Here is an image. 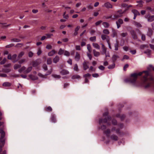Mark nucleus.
<instances>
[{
  "instance_id": "f257e3e1",
  "label": "nucleus",
  "mask_w": 154,
  "mask_h": 154,
  "mask_svg": "<svg viewBox=\"0 0 154 154\" xmlns=\"http://www.w3.org/2000/svg\"><path fill=\"white\" fill-rule=\"evenodd\" d=\"M143 73H145V75L143 76L142 79L144 83H145L148 80V76L149 75V72L148 71H144L142 72H140L138 73H133L131 74V76L133 77V78H130L128 79V82L132 83H135L138 76L141 75Z\"/></svg>"
},
{
  "instance_id": "f03ea898",
  "label": "nucleus",
  "mask_w": 154,
  "mask_h": 154,
  "mask_svg": "<svg viewBox=\"0 0 154 154\" xmlns=\"http://www.w3.org/2000/svg\"><path fill=\"white\" fill-rule=\"evenodd\" d=\"M111 117L110 116H108L107 119L106 118L105 119L100 118L99 120V124L100 125L101 123H107L108 120H111Z\"/></svg>"
},
{
  "instance_id": "7ed1b4c3",
  "label": "nucleus",
  "mask_w": 154,
  "mask_h": 154,
  "mask_svg": "<svg viewBox=\"0 0 154 154\" xmlns=\"http://www.w3.org/2000/svg\"><path fill=\"white\" fill-rule=\"evenodd\" d=\"M0 133L1 135L0 138V140L1 142L4 144L5 143V140L4 138L5 136V133L3 130H1Z\"/></svg>"
},
{
  "instance_id": "20e7f679",
  "label": "nucleus",
  "mask_w": 154,
  "mask_h": 154,
  "mask_svg": "<svg viewBox=\"0 0 154 154\" xmlns=\"http://www.w3.org/2000/svg\"><path fill=\"white\" fill-rule=\"evenodd\" d=\"M130 33L132 38L134 40L137 39L138 38L137 35L135 31L134 30H131L130 31Z\"/></svg>"
},
{
  "instance_id": "39448f33",
  "label": "nucleus",
  "mask_w": 154,
  "mask_h": 154,
  "mask_svg": "<svg viewBox=\"0 0 154 154\" xmlns=\"http://www.w3.org/2000/svg\"><path fill=\"white\" fill-rule=\"evenodd\" d=\"M145 18L147 19L148 22H152L154 20V15L151 16L149 14L146 15Z\"/></svg>"
},
{
  "instance_id": "423d86ee",
  "label": "nucleus",
  "mask_w": 154,
  "mask_h": 154,
  "mask_svg": "<svg viewBox=\"0 0 154 154\" xmlns=\"http://www.w3.org/2000/svg\"><path fill=\"white\" fill-rule=\"evenodd\" d=\"M153 79H154L153 78V77H151L149 78V80L152 81V82L149 83L147 85H145L144 86V88H149V87H150V86H152V85H153L154 86V82L153 81Z\"/></svg>"
},
{
  "instance_id": "0eeeda50",
  "label": "nucleus",
  "mask_w": 154,
  "mask_h": 154,
  "mask_svg": "<svg viewBox=\"0 0 154 154\" xmlns=\"http://www.w3.org/2000/svg\"><path fill=\"white\" fill-rule=\"evenodd\" d=\"M52 72V71L49 70L47 71L45 75H43L42 74L40 73H38V75L40 77L42 78H46L45 77V76H47L51 74Z\"/></svg>"
},
{
  "instance_id": "6e6552de",
  "label": "nucleus",
  "mask_w": 154,
  "mask_h": 154,
  "mask_svg": "<svg viewBox=\"0 0 154 154\" xmlns=\"http://www.w3.org/2000/svg\"><path fill=\"white\" fill-rule=\"evenodd\" d=\"M123 20L121 19H119L116 22V23L117 25V28H119L121 27V24H123Z\"/></svg>"
},
{
  "instance_id": "1a4fd4ad",
  "label": "nucleus",
  "mask_w": 154,
  "mask_h": 154,
  "mask_svg": "<svg viewBox=\"0 0 154 154\" xmlns=\"http://www.w3.org/2000/svg\"><path fill=\"white\" fill-rule=\"evenodd\" d=\"M110 138L112 140L117 141L118 140V137L115 134H112L110 136Z\"/></svg>"
},
{
  "instance_id": "9d476101",
  "label": "nucleus",
  "mask_w": 154,
  "mask_h": 154,
  "mask_svg": "<svg viewBox=\"0 0 154 154\" xmlns=\"http://www.w3.org/2000/svg\"><path fill=\"white\" fill-rule=\"evenodd\" d=\"M50 119L51 121L52 122L55 123L57 122L56 116L54 114H51Z\"/></svg>"
},
{
  "instance_id": "9b49d317",
  "label": "nucleus",
  "mask_w": 154,
  "mask_h": 154,
  "mask_svg": "<svg viewBox=\"0 0 154 154\" xmlns=\"http://www.w3.org/2000/svg\"><path fill=\"white\" fill-rule=\"evenodd\" d=\"M101 45L102 46L101 48L102 50V54L103 55L104 54H106V48L105 46L102 43H101Z\"/></svg>"
},
{
  "instance_id": "f8f14e48",
  "label": "nucleus",
  "mask_w": 154,
  "mask_h": 154,
  "mask_svg": "<svg viewBox=\"0 0 154 154\" xmlns=\"http://www.w3.org/2000/svg\"><path fill=\"white\" fill-rule=\"evenodd\" d=\"M88 63L86 61H84L83 63V69L84 70H86L89 68V66L87 64Z\"/></svg>"
},
{
  "instance_id": "ddd939ff",
  "label": "nucleus",
  "mask_w": 154,
  "mask_h": 154,
  "mask_svg": "<svg viewBox=\"0 0 154 154\" xmlns=\"http://www.w3.org/2000/svg\"><path fill=\"white\" fill-rule=\"evenodd\" d=\"M60 73L61 75H64L69 74V72L67 70L63 69L60 72Z\"/></svg>"
},
{
  "instance_id": "4468645a",
  "label": "nucleus",
  "mask_w": 154,
  "mask_h": 154,
  "mask_svg": "<svg viewBox=\"0 0 154 154\" xmlns=\"http://www.w3.org/2000/svg\"><path fill=\"white\" fill-rule=\"evenodd\" d=\"M80 58V54L78 52H76L75 57V60L77 61H78L79 60Z\"/></svg>"
},
{
  "instance_id": "2eb2a0df",
  "label": "nucleus",
  "mask_w": 154,
  "mask_h": 154,
  "mask_svg": "<svg viewBox=\"0 0 154 154\" xmlns=\"http://www.w3.org/2000/svg\"><path fill=\"white\" fill-rule=\"evenodd\" d=\"M29 78L32 80L34 81L38 79V77L36 76L32 75H29Z\"/></svg>"
},
{
  "instance_id": "dca6fc26",
  "label": "nucleus",
  "mask_w": 154,
  "mask_h": 154,
  "mask_svg": "<svg viewBox=\"0 0 154 154\" xmlns=\"http://www.w3.org/2000/svg\"><path fill=\"white\" fill-rule=\"evenodd\" d=\"M104 6L108 8H112V5L109 2H107L105 3L104 4Z\"/></svg>"
},
{
  "instance_id": "f3484780",
  "label": "nucleus",
  "mask_w": 154,
  "mask_h": 154,
  "mask_svg": "<svg viewBox=\"0 0 154 154\" xmlns=\"http://www.w3.org/2000/svg\"><path fill=\"white\" fill-rule=\"evenodd\" d=\"M60 60V57L57 55L53 59V62L54 63H57Z\"/></svg>"
},
{
  "instance_id": "a211bd4d",
  "label": "nucleus",
  "mask_w": 154,
  "mask_h": 154,
  "mask_svg": "<svg viewBox=\"0 0 154 154\" xmlns=\"http://www.w3.org/2000/svg\"><path fill=\"white\" fill-rule=\"evenodd\" d=\"M81 78V77L79 75L77 74H75L72 75L71 77V79H80Z\"/></svg>"
},
{
  "instance_id": "6ab92c4d",
  "label": "nucleus",
  "mask_w": 154,
  "mask_h": 154,
  "mask_svg": "<svg viewBox=\"0 0 154 154\" xmlns=\"http://www.w3.org/2000/svg\"><path fill=\"white\" fill-rule=\"evenodd\" d=\"M153 31L150 28H148V31L147 34V35L149 37H151Z\"/></svg>"
},
{
  "instance_id": "aec40b11",
  "label": "nucleus",
  "mask_w": 154,
  "mask_h": 154,
  "mask_svg": "<svg viewBox=\"0 0 154 154\" xmlns=\"http://www.w3.org/2000/svg\"><path fill=\"white\" fill-rule=\"evenodd\" d=\"M119 57V56L117 55L114 54L113 55L112 57V62L115 63V62L116 60Z\"/></svg>"
},
{
  "instance_id": "412c9836",
  "label": "nucleus",
  "mask_w": 154,
  "mask_h": 154,
  "mask_svg": "<svg viewBox=\"0 0 154 154\" xmlns=\"http://www.w3.org/2000/svg\"><path fill=\"white\" fill-rule=\"evenodd\" d=\"M11 85V83L8 82H5L2 84L3 86L5 87H10Z\"/></svg>"
},
{
  "instance_id": "4be33fe9",
  "label": "nucleus",
  "mask_w": 154,
  "mask_h": 154,
  "mask_svg": "<svg viewBox=\"0 0 154 154\" xmlns=\"http://www.w3.org/2000/svg\"><path fill=\"white\" fill-rule=\"evenodd\" d=\"M103 133L105 134L107 137H109L110 133V131L109 129H107L106 131H103Z\"/></svg>"
},
{
  "instance_id": "5701e85b",
  "label": "nucleus",
  "mask_w": 154,
  "mask_h": 154,
  "mask_svg": "<svg viewBox=\"0 0 154 154\" xmlns=\"http://www.w3.org/2000/svg\"><path fill=\"white\" fill-rule=\"evenodd\" d=\"M147 69L149 72V71H150L151 70L154 71V66H153L152 65H149L147 67Z\"/></svg>"
},
{
  "instance_id": "b1692460",
  "label": "nucleus",
  "mask_w": 154,
  "mask_h": 154,
  "mask_svg": "<svg viewBox=\"0 0 154 154\" xmlns=\"http://www.w3.org/2000/svg\"><path fill=\"white\" fill-rule=\"evenodd\" d=\"M56 53V51L54 50H52L51 51L48 53V55L49 56H52Z\"/></svg>"
},
{
  "instance_id": "393cba45",
  "label": "nucleus",
  "mask_w": 154,
  "mask_h": 154,
  "mask_svg": "<svg viewBox=\"0 0 154 154\" xmlns=\"http://www.w3.org/2000/svg\"><path fill=\"white\" fill-rule=\"evenodd\" d=\"M112 37L114 38L115 36H117V33L116 30L112 28Z\"/></svg>"
},
{
  "instance_id": "a878e982",
  "label": "nucleus",
  "mask_w": 154,
  "mask_h": 154,
  "mask_svg": "<svg viewBox=\"0 0 154 154\" xmlns=\"http://www.w3.org/2000/svg\"><path fill=\"white\" fill-rule=\"evenodd\" d=\"M132 12L133 13L134 15L137 16L140 15V13L138 11L135 9L132 10Z\"/></svg>"
},
{
  "instance_id": "bb28decb",
  "label": "nucleus",
  "mask_w": 154,
  "mask_h": 154,
  "mask_svg": "<svg viewBox=\"0 0 154 154\" xmlns=\"http://www.w3.org/2000/svg\"><path fill=\"white\" fill-rule=\"evenodd\" d=\"M93 52L94 55L95 57H98L100 55V53L99 52L95 50L94 49Z\"/></svg>"
},
{
  "instance_id": "cd10ccee",
  "label": "nucleus",
  "mask_w": 154,
  "mask_h": 154,
  "mask_svg": "<svg viewBox=\"0 0 154 154\" xmlns=\"http://www.w3.org/2000/svg\"><path fill=\"white\" fill-rule=\"evenodd\" d=\"M93 46L95 48L99 50L100 48V47L97 43H93L92 44Z\"/></svg>"
},
{
  "instance_id": "c85d7f7f",
  "label": "nucleus",
  "mask_w": 154,
  "mask_h": 154,
  "mask_svg": "<svg viewBox=\"0 0 154 154\" xmlns=\"http://www.w3.org/2000/svg\"><path fill=\"white\" fill-rule=\"evenodd\" d=\"M116 116L117 117L120 118L122 121L123 120L125 117V116L124 115H122L121 116L119 114H117L116 115Z\"/></svg>"
},
{
  "instance_id": "c756f323",
  "label": "nucleus",
  "mask_w": 154,
  "mask_h": 154,
  "mask_svg": "<svg viewBox=\"0 0 154 154\" xmlns=\"http://www.w3.org/2000/svg\"><path fill=\"white\" fill-rule=\"evenodd\" d=\"M144 53L146 54L148 56H149L151 54V51L150 49H147L144 51Z\"/></svg>"
},
{
  "instance_id": "7c9ffc66",
  "label": "nucleus",
  "mask_w": 154,
  "mask_h": 154,
  "mask_svg": "<svg viewBox=\"0 0 154 154\" xmlns=\"http://www.w3.org/2000/svg\"><path fill=\"white\" fill-rule=\"evenodd\" d=\"M45 110L46 111L50 112L52 111V109L51 107L50 106H49L48 107L45 108Z\"/></svg>"
},
{
  "instance_id": "2f4dec72",
  "label": "nucleus",
  "mask_w": 154,
  "mask_h": 154,
  "mask_svg": "<svg viewBox=\"0 0 154 154\" xmlns=\"http://www.w3.org/2000/svg\"><path fill=\"white\" fill-rule=\"evenodd\" d=\"M109 37V36L107 35H102L101 36V38L103 40H106Z\"/></svg>"
},
{
  "instance_id": "473e14b6",
  "label": "nucleus",
  "mask_w": 154,
  "mask_h": 154,
  "mask_svg": "<svg viewBox=\"0 0 154 154\" xmlns=\"http://www.w3.org/2000/svg\"><path fill=\"white\" fill-rule=\"evenodd\" d=\"M114 47L115 51H118V50L119 44L117 40L116 41V43L114 44Z\"/></svg>"
},
{
  "instance_id": "72a5a7b5",
  "label": "nucleus",
  "mask_w": 154,
  "mask_h": 154,
  "mask_svg": "<svg viewBox=\"0 0 154 154\" xmlns=\"http://www.w3.org/2000/svg\"><path fill=\"white\" fill-rule=\"evenodd\" d=\"M11 71V69H2V72L5 73H8Z\"/></svg>"
},
{
  "instance_id": "f704fd0d",
  "label": "nucleus",
  "mask_w": 154,
  "mask_h": 154,
  "mask_svg": "<svg viewBox=\"0 0 154 154\" xmlns=\"http://www.w3.org/2000/svg\"><path fill=\"white\" fill-rule=\"evenodd\" d=\"M102 24L105 28H108L109 26V24L106 22H103V23Z\"/></svg>"
},
{
  "instance_id": "c9c22d12",
  "label": "nucleus",
  "mask_w": 154,
  "mask_h": 154,
  "mask_svg": "<svg viewBox=\"0 0 154 154\" xmlns=\"http://www.w3.org/2000/svg\"><path fill=\"white\" fill-rule=\"evenodd\" d=\"M32 66H30L28 67V68L24 71V72L26 73H29L32 70Z\"/></svg>"
},
{
  "instance_id": "e433bc0d",
  "label": "nucleus",
  "mask_w": 154,
  "mask_h": 154,
  "mask_svg": "<svg viewBox=\"0 0 154 154\" xmlns=\"http://www.w3.org/2000/svg\"><path fill=\"white\" fill-rule=\"evenodd\" d=\"M116 134L120 135H123L124 133L123 132H121L120 131V129L119 128L116 129Z\"/></svg>"
},
{
  "instance_id": "4c0bfd02",
  "label": "nucleus",
  "mask_w": 154,
  "mask_h": 154,
  "mask_svg": "<svg viewBox=\"0 0 154 154\" xmlns=\"http://www.w3.org/2000/svg\"><path fill=\"white\" fill-rule=\"evenodd\" d=\"M115 64L113 62L112 64V65H109L108 68L109 69H112L115 68Z\"/></svg>"
},
{
  "instance_id": "58836bf2",
  "label": "nucleus",
  "mask_w": 154,
  "mask_h": 154,
  "mask_svg": "<svg viewBox=\"0 0 154 154\" xmlns=\"http://www.w3.org/2000/svg\"><path fill=\"white\" fill-rule=\"evenodd\" d=\"M64 50L62 48H60L58 52V54L59 55H61L64 53Z\"/></svg>"
},
{
  "instance_id": "ea45409f",
  "label": "nucleus",
  "mask_w": 154,
  "mask_h": 154,
  "mask_svg": "<svg viewBox=\"0 0 154 154\" xmlns=\"http://www.w3.org/2000/svg\"><path fill=\"white\" fill-rule=\"evenodd\" d=\"M134 25L138 27H142L141 25L137 22L134 21Z\"/></svg>"
},
{
  "instance_id": "a19ab883",
  "label": "nucleus",
  "mask_w": 154,
  "mask_h": 154,
  "mask_svg": "<svg viewBox=\"0 0 154 154\" xmlns=\"http://www.w3.org/2000/svg\"><path fill=\"white\" fill-rule=\"evenodd\" d=\"M103 33L106 35H109V31L108 29H105L103 30Z\"/></svg>"
},
{
  "instance_id": "79ce46f5",
  "label": "nucleus",
  "mask_w": 154,
  "mask_h": 154,
  "mask_svg": "<svg viewBox=\"0 0 154 154\" xmlns=\"http://www.w3.org/2000/svg\"><path fill=\"white\" fill-rule=\"evenodd\" d=\"M47 64L48 65H50L52 63V59L51 58H48L47 59Z\"/></svg>"
},
{
  "instance_id": "37998d69",
  "label": "nucleus",
  "mask_w": 154,
  "mask_h": 154,
  "mask_svg": "<svg viewBox=\"0 0 154 154\" xmlns=\"http://www.w3.org/2000/svg\"><path fill=\"white\" fill-rule=\"evenodd\" d=\"M121 17V14H120V15H119L118 14H117L116 13V14H115L114 16L113 17L114 18L112 19L114 20V19L118 18L119 17Z\"/></svg>"
},
{
  "instance_id": "c03bdc74",
  "label": "nucleus",
  "mask_w": 154,
  "mask_h": 154,
  "mask_svg": "<svg viewBox=\"0 0 154 154\" xmlns=\"http://www.w3.org/2000/svg\"><path fill=\"white\" fill-rule=\"evenodd\" d=\"M24 54V52L23 51L21 52L18 54V58L20 59V57H22Z\"/></svg>"
},
{
  "instance_id": "a18cd8bd",
  "label": "nucleus",
  "mask_w": 154,
  "mask_h": 154,
  "mask_svg": "<svg viewBox=\"0 0 154 154\" xmlns=\"http://www.w3.org/2000/svg\"><path fill=\"white\" fill-rule=\"evenodd\" d=\"M126 10L122 12V10H118L117 11V13H119L118 14L119 15H120L121 14V17L122 15V14L124 13V12L126 11Z\"/></svg>"
},
{
  "instance_id": "49530a36",
  "label": "nucleus",
  "mask_w": 154,
  "mask_h": 154,
  "mask_svg": "<svg viewBox=\"0 0 154 154\" xmlns=\"http://www.w3.org/2000/svg\"><path fill=\"white\" fill-rule=\"evenodd\" d=\"M89 39L91 42H95L96 41V37L95 36H94L91 37Z\"/></svg>"
},
{
  "instance_id": "de8ad7c7",
  "label": "nucleus",
  "mask_w": 154,
  "mask_h": 154,
  "mask_svg": "<svg viewBox=\"0 0 154 154\" xmlns=\"http://www.w3.org/2000/svg\"><path fill=\"white\" fill-rule=\"evenodd\" d=\"M11 42H19L21 41V40L18 38H13L11 40Z\"/></svg>"
},
{
  "instance_id": "09e8293b",
  "label": "nucleus",
  "mask_w": 154,
  "mask_h": 154,
  "mask_svg": "<svg viewBox=\"0 0 154 154\" xmlns=\"http://www.w3.org/2000/svg\"><path fill=\"white\" fill-rule=\"evenodd\" d=\"M52 76L55 78H57L58 79L60 78L61 77V76L60 75H57L54 74H52Z\"/></svg>"
},
{
  "instance_id": "8fccbe9b",
  "label": "nucleus",
  "mask_w": 154,
  "mask_h": 154,
  "mask_svg": "<svg viewBox=\"0 0 154 154\" xmlns=\"http://www.w3.org/2000/svg\"><path fill=\"white\" fill-rule=\"evenodd\" d=\"M42 67L45 71H47L48 69V66L46 64H43Z\"/></svg>"
},
{
  "instance_id": "3c124183",
  "label": "nucleus",
  "mask_w": 154,
  "mask_h": 154,
  "mask_svg": "<svg viewBox=\"0 0 154 154\" xmlns=\"http://www.w3.org/2000/svg\"><path fill=\"white\" fill-rule=\"evenodd\" d=\"M87 48L88 51L90 53L91 51V45L90 44L87 45Z\"/></svg>"
},
{
  "instance_id": "603ef678",
  "label": "nucleus",
  "mask_w": 154,
  "mask_h": 154,
  "mask_svg": "<svg viewBox=\"0 0 154 154\" xmlns=\"http://www.w3.org/2000/svg\"><path fill=\"white\" fill-rule=\"evenodd\" d=\"M21 66V65H20L16 64L14 66V69H17L20 67Z\"/></svg>"
},
{
  "instance_id": "864d4df0",
  "label": "nucleus",
  "mask_w": 154,
  "mask_h": 154,
  "mask_svg": "<svg viewBox=\"0 0 154 154\" xmlns=\"http://www.w3.org/2000/svg\"><path fill=\"white\" fill-rule=\"evenodd\" d=\"M74 70L76 71H78L79 70L78 65L77 64H75L74 65V67L73 68Z\"/></svg>"
},
{
  "instance_id": "5fc2aeb1",
  "label": "nucleus",
  "mask_w": 154,
  "mask_h": 154,
  "mask_svg": "<svg viewBox=\"0 0 154 154\" xmlns=\"http://www.w3.org/2000/svg\"><path fill=\"white\" fill-rule=\"evenodd\" d=\"M26 69V67L24 66H23L18 70V71L19 72L21 73L23 71L25 70Z\"/></svg>"
},
{
  "instance_id": "6e6d98bb",
  "label": "nucleus",
  "mask_w": 154,
  "mask_h": 154,
  "mask_svg": "<svg viewBox=\"0 0 154 154\" xmlns=\"http://www.w3.org/2000/svg\"><path fill=\"white\" fill-rule=\"evenodd\" d=\"M32 65L33 67H36L38 65V63L37 61H33L32 62Z\"/></svg>"
},
{
  "instance_id": "4d7b16f0",
  "label": "nucleus",
  "mask_w": 154,
  "mask_h": 154,
  "mask_svg": "<svg viewBox=\"0 0 154 154\" xmlns=\"http://www.w3.org/2000/svg\"><path fill=\"white\" fill-rule=\"evenodd\" d=\"M66 14V12L65 11L63 13V17L64 18L66 19H68L69 17V16L68 14Z\"/></svg>"
},
{
  "instance_id": "13d9d810",
  "label": "nucleus",
  "mask_w": 154,
  "mask_h": 154,
  "mask_svg": "<svg viewBox=\"0 0 154 154\" xmlns=\"http://www.w3.org/2000/svg\"><path fill=\"white\" fill-rule=\"evenodd\" d=\"M129 59V57L127 55H125L123 56V58L122 59V61H123L125 59L128 60Z\"/></svg>"
},
{
  "instance_id": "bf43d9fd",
  "label": "nucleus",
  "mask_w": 154,
  "mask_h": 154,
  "mask_svg": "<svg viewBox=\"0 0 154 154\" xmlns=\"http://www.w3.org/2000/svg\"><path fill=\"white\" fill-rule=\"evenodd\" d=\"M6 58H4L2 61L0 62V64L1 65H3L6 62Z\"/></svg>"
},
{
  "instance_id": "052dcab7",
  "label": "nucleus",
  "mask_w": 154,
  "mask_h": 154,
  "mask_svg": "<svg viewBox=\"0 0 154 154\" xmlns=\"http://www.w3.org/2000/svg\"><path fill=\"white\" fill-rule=\"evenodd\" d=\"M128 35V33L126 32H123L121 34V36L123 37H125Z\"/></svg>"
},
{
  "instance_id": "680f3d73",
  "label": "nucleus",
  "mask_w": 154,
  "mask_h": 154,
  "mask_svg": "<svg viewBox=\"0 0 154 154\" xmlns=\"http://www.w3.org/2000/svg\"><path fill=\"white\" fill-rule=\"evenodd\" d=\"M64 55L67 56H69L70 55L69 52L67 51H65L64 52Z\"/></svg>"
},
{
  "instance_id": "e2e57ef3",
  "label": "nucleus",
  "mask_w": 154,
  "mask_h": 154,
  "mask_svg": "<svg viewBox=\"0 0 154 154\" xmlns=\"http://www.w3.org/2000/svg\"><path fill=\"white\" fill-rule=\"evenodd\" d=\"M112 123L113 125H116L117 124V121L114 119H113L112 120Z\"/></svg>"
},
{
  "instance_id": "0e129e2a",
  "label": "nucleus",
  "mask_w": 154,
  "mask_h": 154,
  "mask_svg": "<svg viewBox=\"0 0 154 154\" xmlns=\"http://www.w3.org/2000/svg\"><path fill=\"white\" fill-rule=\"evenodd\" d=\"M91 75L89 73H87L84 75H83V77L84 78H87V77H90L91 76Z\"/></svg>"
},
{
  "instance_id": "69168bd1",
  "label": "nucleus",
  "mask_w": 154,
  "mask_h": 154,
  "mask_svg": "<svg viewBox=\"0 0 154 154\" xmlns=\"http://www.w3.org/2000/svg\"><path fill=\"white\" fill-rule=\"evenodd\" d=\"M141 39L143 41H144L146 40V36L145 35L142 34L141 35Z\"/></svg>"
},
{
  "instance_id": "338daca9",
  "label": "nucleus",
  "mask_w": 154,
  "mask_h": 154,
  "mask_svg": "<svg viewBox=\"0 0 154 154\" xmlns=\"http://www.w3.org/2000/svg\"><path fill=\"white\" fill-rule=\"evenodd\" d=\"M99 69L101 70H104L105 69V67L102 66V65H100L98 67Z\"/></svg>"
},
{
  "instance_id": "774afa93",
  "label": "nucleus",
  "mask_w": 154,
  "mask_h": 154,
  "mask_svg": "<svg viewBox=\"0 0 154 154\" xmlns=\"http://www.w3.org/2000/svg\"><path fill=\"white\" fill-rule=\"evenodd\" d=\"M33 55V53L31 51H29L28 53V56L30 57H32Z\"/></svg>"
}]
</instances>
